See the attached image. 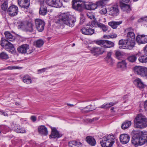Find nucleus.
<instances>
[{
	"mask_svg": "<svg viewBox=\"0 0 147 147\" xmlns=\"http://www.w3.org/2000/svg\"><path fill=\"white\" fill-rule=\"evenodd\" d=\"M76 21V19L67 12L61 14L59 19L56 22L59 24L60 26H63L65 24L72 27L74 26Z\"/></svg>",
	"mask_w": 147,
	"mask_h": 147,
	"instance_id": "obj_1",
	"label": "nucleus"
},
{
	"mask_svg": "<svg viewBox=\"0 0 147 147\" xmlns=\"http://www.w3.org/2000/svg\"><path fill=\"white\" fill-rule=\"evenodd\" d=\"M147 142V131H141L136 133L132 137V143L135 146L142 145Z\"/></svg>",
	"mask_w": 147,
	"mask_h": 147,
	"instance_id": "obj_2",
	"label": "nucleus"
},
{
	"mask_svg": "<svg viewBox=\"0 0 147 147\" xmlns=\"http://www.w3.org/2000/svg\"><path fill=\"white\" fill-rule=\"evenodd\" d=\"M72 7L74 10L79 12H81L85 9L91 10V3H81V0H73Z\"/></svg>",
	"mask_w": 147,
	"mask_h": 147,
	"instance_id": "obj_3",
	"label": "nucleus"
},
{
	"mask_svg": "<svg viewBox=\"0 0 147 147\" xmlns=\"http://www.w3.org/2000/svg\"><path fill=\"white\" fill-rule=\"evenodd\" d=\"M147 127V119L145 116L138 115L134 120V127L136 128L143 129Z\"/></svg>",
	"mask_w": 147,
	"mask_h": 147,
	"instance_id": "obj_4",
	"label": "nucleus"
},
{
	"mask_svg": "<svg viewBox=\"0 0 147 147\" xmlns=\"http://www.w3.org/2000/svg\"><path fill=\"white\" fill-rule=\"evenodd\" d=\"M133 70L135 74L147 79V67L142 66H135Z\"/></svg>",
	"mask_w": 147,
	"mask_h": 147,
	"instance_id": "obj_5",
	"label": "nucleus"
},
{
	"mask_svg": "<svg viewBox=\"0 0 147 147\" xmlns=\"http://www.w3.org/2000/svg\"><path fill=\"white\" fill-rule=\"evenodd\" d=\"M97 45H100L105 48H110L113 47L114 46L113 42L105 40H97L94 41Z\"/></svg>",
	"mask_w": 147,
	"mask_h": 147,
	"instance_id": "obj_6",
	"label": "nucleus"
},
{
	"mask_svg": "<svg viewBox=\"0 0 147 147\" xmlns=\"http://www.w3.org/2000/svg\"><path fill=\"white\" fill-rule=\"evenodd\" d=\"M82 34L87 35H91L94 32V30L90 24H86L82 27L80 30Z\"/></svg>",
	"mask_w": 147,
	"mask_h": 147,
	"instance_id": "obj_7",
	"label": "nucleus"
},
{
	"mask_svg": "<svg viewBox=\"0 0 147 147\" xmlns=\"http://www.w3.org/2000/svg\"><path fill=\"white\" fill-rule=\"evenodd\" d=\"M46 2L49 5L56 8L61 7L63 5L60 0H46Z\"/></svg>",
	"mask_w": 147,
	"mask_h": 147,
	"instance_id": "obj_8",
	"label": "nucleus"
},
{
	"mask_svg": "<svg viewBox=\"0 0 147 147\" xmlns=\"http://www.w3.org/2000/svg\"><path fill=\"white\" fill-rule=\"evenodd\" d=\"M51 134L49 136V138L50 139H58L62 136L63 135L57 130L56 128L51 127Z\"/></svg>",
	"mask_w": 147,
	"mask_h": 147,
	"instance_id": "obj_9",
	"label": "nucleus"
},
{
	"mask_svg": "<svg viewBox=\"0 0 147 147\" xmlns=\"http://www.w3.org/2000/svg\"><path fill=\"white\" fill-rule=\"evenodd\" d=\"M7 13L11 17H13L16 16L18 12V7L15 5H13L9 7L8 8Z\"/></svg>",
	"mask_w": 147,
	"mask_h": 147,
	"instance_id": "obj_10",
	"label": "nucleus"
},
{
	"mask_svg": "<svg viewBox=\"0 0 147 147\" xmlns=\"http://www.w3.org/2000/svg\"><path fill=\"white\" fill-rule=\"evenodd\" d=\"M127 39L131 43L130 45L131 46L129 47V49L133 48L135 46V35L134 33L132 32H129L127 35Z\"/></svg>",
	"mask_w": 147,
	"mask_h": 147,
	"instance_id": "obj_11",
	"label": "nucleus"
},
{
	"mask_svg": "<svg viewBox=\"0 0 147 147\" xmlns=\"http://www.w3.org/2000/svg\"><path fill=\"white\" fill-rule=\"evenodd\" d=\"M131 43L127 39L123 40L121 39L120 40L119 42V45H121V46H119L120 49H127L129 50H131L133 48L131 49H129V47L131 46L130 45Z\"/></svg>",
	"mask_w": 147,
	"mask_h": 147,
	"instance_id": "obj_12",
	"label": "nucleus"
},
{
	"mask_svg": "<svg viewBox=\"0 0 147 147\" xmlns=\"http://www.w3.org/2000/svg\"><path fill=\"white\" fill-rule=\"evenodd\" d=\"M36 27L38 31L41 32L44 29L45 23L40 19H37L35 20Z\"/></svg>",
	"mask_w": 147,
	"mask_h": 147,
	"instance_id": "obj_13",
	"label": "nucleus"
},
{
	"mask_svg": "<svg viewBox=\"0 0 147 147\" xmlns=\"http://www.w3.org/2000/svg\"><path fill=\"white\" fill-rule=\"evenodd\" d=\"M18 3L19 6L24 9H28L30 5L29 0H18Z\"/></svg>",
	"mask_w": 147,
	"mask_h": 147,
	"instance_id": "obj_14",
	"label": "nucleus"
},
{
	"mask_svg": "<svg viewBox=\"0 0 147 147\" xmlns=\"http://www.w3.org/2000/svg\"><path fill=\"white\" fill-rule=\"evenodd\" d=\"M136 40L139 44L146 43L147 42V35H138L136 38Z\"/></svg>",
	"mask_w": 147,
	"mask_h": 147,
	"instance_id": "obj_15",
	"label": "nucleus"
},
{
	"mask_svg": "<svg viewBox=\"0 0 147 147\" xmlns=\"http://www.w3.org/2000/svg\"><path fill=\"white\" fill-rule=\"evenodd\" d=\"M29 49V45L26 44H23L18 47L17 50L19 53L24 54L27 53V50Z\"/></svg>",
	"mask_w": 147,
	"mask_h": 147,
	"instance_id": "obj_16",
	"label": "nucleus"
},
{
	"mask_svg": "<svg viewBox=\"0 0 147 147\" xmlns=\"http://www.w3.org/2000/svg\"><path fill=\"white\" fill-rule=\"evenodd\" d=\"M119 138L121 143L122 144H125L129 142L130 136L127 134H123L120 135Z\"/></svg>",
	"mask_w": 147,
	"mask_h": 147,
	"instance_id": "obj_17",
	"label": "nucleus"
},
{
	"mask_svg": "<svg viewBox=\"0 0 147 147\" xmlns=\"http://www.w3.org/2000/svg\"><path fill=\"white\" fill-rule=\"evenodd\" d=\"M91 51L92 53L95 55L102 54L105 52V50L102 48L94 47L92 48Z\"/></svg>",
	"mask_w": 147,
	"mask_h": 147,
	"instance_id": "obj_18",
	"label": "nucleus"
},
{
	"mask_svg": "<svg viewBox=\"0 0 147 147\" xmlns=\"http://www.w3.org/2000/svg\"><path fill=\"white\" fill-rule=\"evenodd\" d=\"M40 6L39 14L42 16L46 15L47 12V4L45 3H40Z\"/></svg>",
	"mask_w": 147,
	"mask_h": 147,
	"instance_id": "obj_19",
	"label": "nucleus"
},
{
	"mask_svg": "<svg viewBox=\"0 0 147 147\" xmlns=\"http://www.w3.org/2000/svg\"><path fill=\"white\" fill-rule=\"evenodd\" d=\"M119 6L122 11L127 13H129L131 10L130 5L125 3H121Z\"/></svg>",
	"mask_w": 147,
	"mask_h": 147,
	"instance_id": "obj_20",
	"label": "nucleus"
},
{
	"mask_svg": "<svg viewBox=\"0 0 147 147\" xmlns=\"http://www.w3.org/2000/svg\"><path fill=\"white\" fill-rule=\"evenodd\" d=\"M38 131L39 134L43 136H47L48 134L47 127L43 125H40L38 127Z\"/></svg>",
	"mask_w": 147,
	"mask_h": 147,
	"instance_id": "obj_21",
	"label": "nucleus"
},
{
	"mask_svg": "<svg viewBox=\"0 0 147 147\" xmlns=\"http://www.w3.org/2000/svg\"><path fill=\"white\" fill-rule=\"evenodd\" d=\"M33 24L31 22L28 21L26 22V26L24 30L26 32H32L34 31Z\"/></svg>",
	"mask_w": 147,
	"mask_h": 147,
	"instance_id": "obj_22",
	"label": "nucleus"
},
{
	"mask_svg": "<svg viewBox=\"0 0 147 147\" xmlns=\"http://www.w3.org/2000/svg\"><path fill=\"white\" fill-rule=\"evenodd\" d=\"M3 49L11 53H14L16 52V50L13 45L10 42L5 46Z\"/></svg>",
	"mask_w": 147,
	"mask_h": 147,
	"instance_id": "obj_23",
	"label": "nucleus"
},
{
	"mask_svg": "<svg viewBox=\"0 0 147 147\" xmlns=\"http://www.w3.org/2000/svg\"><path fill=\"white\" fill-rule=\"evenodd\" d=\"M8 0H0V1L2 3L1 5V12L6 11L8 7Z\"/></svg>",
	"mask_w": 147,
	"mask_h": 147,
	"instance_id": "obj_24",
	"label": "nucleus"
},
{
	"mask_svg": "<svg viewBox=\"0 0 147 147\" xmlns=\"http://www.w3.org/2000/svg\"><path fill=\"white\" fill-rule=\"evenodd\" d=\"M86 140L88 144L92 146L96 144V141L94 138L91 136H88L86 138Z\"/></svg>",
	"mask_w": 147,
	"mask_h": 147,
	"instance_id": "obj_25",
	"label": "nucleus"
},
{
	"mask_svg": "<svg viewBox=\"0 0 147 147\" xmlns=\"http://www.w3.org/2000/svg\"><path fill=\"white\" fill-rule=\"evenodd\" d=\"M119 9L117 7H112L110 8L109 11V15L113 16H117L119 14Z\"/></svg>",
	"mask_w": 147,
	"mask_h": 147,
	"instance_id": "obj_26",
	"label": "nucleus"
},
{
	"mask_svg": "<svg viewBox=\"0 0 147 147\" xmlns=\"http://www.w3.org/2000/svg\"><path fill=\"white\" fill-rule=\"evenodd\" d=\"M70 147H82V143L79 141L76 140L70 141L68 143Z\"/></svg>",
	"mask_w": 147,
	"mask_h": 147,
	"instance_id": "obj_27",
	"label": "nucleus"
},
{
	"mask_svg": "<svg viewBox=\"0 0 147 147\" xmlns=\"http://www.w3.org/2000/svg\"><path fill=\"white\" fill-rule=\"evenodd\" d=\"M134 83L135 84L137 85V86L140 88H143L144 87V83L140 78H138L135 79Z\"/></svg>",
	"mask_w": 147,
	"mask_h": 147,
	"instance_id": "obj_28",
	"label": "nucleus"
},
{
	"mask_svg": "<svg viewBox=\"0 0 147 147\" xmlns=\"http://www.w3.org/2000/svg\"><path fill=\"white\" fill-rule=\"evenodd\" d=\"M4 34L5 36L6 39L8 41L9 40L12 41L15 39V36L12 35L11 34L9 31H5L4 32Z\"/></svg>",
	"mask_w": 147,
	"mask_h": 147,
	"instance_id": "obj_29",
	"label": "nucleus"
},
{
	"mask_svg": "<svg viewBox=\"0 0 147 147\" xmlns=\"http://www.w3.org/2000/svg\"><path fill=\"white\" fill-rule=\"evenodd\" d=\"M13 130L18 133H25L26 132V131L24 128L21 127L20 126H18L16 125L15 126V128H13Z\"/></svg>",
	"mask_w": 147,
	"mask_h": 147,
	"instance_id": "obj_30",
	"label": "nucleus"
},
{
	"mask_svg": "<svg viewBox=\"0 0 147 147\" xmlns=\"http://www.w3.org/2000/svg\"><path fill=\"white\" fill-rule=\"evenodd\" d=\"M140 54L141 53H139L135 55H130L128 57L127 59L131 63L134 62L136 60L137 57H139Z\"/></svg>",
	"mask_w": 147,
	"mask_h": 147,
	"instance_id": "obj_31",
	"label": "nucleus"
},
{
	"mask_svg": "<svg viewBox=\"0 0 147 147\" xmlns=\"http://www.w3.org/2000/svg\"><path fill=\"white\" fill-rule=\"evenodd\" d=\"M108 1V0H99L97 1L96 3L97 8H100L105 6Z\"/></svg>",
	"mask_w": 147,
	"mask_h": 147,
	"instance_id": "obj_32",
	"label": "nucleus"
},
{
	"mask_svg": "<svg viewBox=\"0 0 147 147\" xmlns=\"http://www.w3.org/2000/svg\"><path fill=\"white\" fill-rule=\"evenodd\" d=\"M122 21L119 22H115L112 21L108 23V25L111 26L113 28L115 29L119 25L121 24Z\"/></svg>",
	"mask_w": 147,
	"mask_h": 147,
	"instance_id": "obj_33",
	"label": "nucleus"
},
{
	"mask_svg": "<svg viewBox=\"0 0 147 147\" xmlns=\"http://www.w3.org/2000/svg\"><path fill=\"white\" fill-rule=\"evenodd\" d=\"M114 137L113 135H108L106 137H104L102 139L106 140L107 142L112 143V144H113L115 142L114 141Z\"/></svg>",
	"mask_w": 147,
	"mask_h": 147,
	"instance_id": "obj_34",
	"label": "nucleus"
},
{
	"mask_svg": "<svg viewBox=\"0 0 147 147\" xmlns=\"http://www.w3.org/2000/svg\"><path fill=\"white\" fill-rule=\"evenodd\" d=\"M100 143L102 147H111L113 145L112 143H109L103 139L100 141Z\"/></svg>",
	"mask_w": 147,
	"mask_h": 147,
	"instance_id": "obj_35",
	"label": "nucleus"
},
{
	"mask_svg": "<svg viewBox=\"0 0 147 147\" xmlns=\"http://www.w3.org/2000/svg\"><path fill=\"white\" fill-rule=\"evenodd\" d=\"M131 124V121L126 120L122 123L121 127L123 129H125L129 127Z\"/></svg>",
	"mask_w": 147,
	"mask_h": 147,
	"instance_id": "obj_36",
	"label": "nucleus"
},
{
	"mask_svg": "<svg viewBox=\"0 0 147 147\" xmlns=\"http://www.w3.org/2000/svg\"><path fill=\"white\" fill-rule=\"evenodd\" d=\"M22 80L24 82L29 84L32 83L31 77L28 75H26L24 76Z\"/></svg>",
	"mask_w": 147,
	"mask_h": 147,
	"instance_id": "obj_37",
	"label": "nucleus"
},
{
	"mask_svg": "<svg viewBox=\"0 0 147 147\" xmlns=\"http://www.w3.org/2000/svg\"><path fill=\"white\" fill-rule=\"evenodd\" d=\"M112 53V52H108L106 57V59L107 60V62L110 65H112L113 64V60L111 57Z\"/></svg>",
	"mask_w": 147,
	"mask_h": 147,
	"instance_id": "obj_38",
	"label": "nucleus"
},
{
	"mask_svg": "<svg viewBox=\"0 0 147 147\" xmlns=\"http://www.w3.org/2000/svg\"><path fill=\"white\" fill-rule=\"evenodd\" d=\"M126 65L127 63L125 62V60H123L122 61L118 62L117 66L119 68L124 69L126 68Z\"/></svg>",
	"mask_w": 147,
	"mask_h": 147,
	"instance_id": "obj_39",
	"label": "nucleus"
},
{
	"mask_svg": "<svg viewBox=\"0 0 147 147\" xmlns=\"http://www.w3.org/2000/svg\"><path fill=\"white\" fill-rule=\"evenodd\" d=\"M139 56L138 60L140 62L142 63H145L147 62V56L146 55H141Z\"/></svg>",
	"mask_w": 147,
	"mask_h": 147,
	"instance_id": "obj_40",
	"label": "nucleus"
},
{
	"mask_svg": "<svg viewBox=\"0 0 147 147\" xmlns=\"http://www.w3.org/2000/svg\"><path fill=\"white\" fill-rule=\"evenodd\" d=\"M9 42L6 39H5L4 38L2 37L1 38V40L0 41V44L1 45L3 48H4L5 46L6 45H7L9 43Z\"/></svg>",
	"mask_w": 147,
	"mask_h": 147,
	"instance_id": "obj_41",
	"label": "nucleus"
},
{
	"mask_svg": "<svg viewBox=\"0 0 147 147\" xmlns=\"http://www.w3.org/2000/svg\"><path fill=\"white\" fill-rule=\"evenodd\" d=\"M9 58L7 54L3 52H1L0 53V59L2 60H6Z\"/></svg>",
	"mask_w": 147,
	"mask_h": 147,
	"instance_id": "obj_42",
	"label": "nucleus"
},
{
	"mask_svg": "<svg viewBox=\"0 0 147 147\" xmlns=\"http://www.w3.org/2000/svg\"><path fill=\"white\" fill-rule=\"evenodd\" d=\"M44 43V41L42 40L38 39L36 41L35 44L36 47L40 48L42 46Z\"/></svg>",
	"mask_w": 147,
	"mask_h": 147,
	"instance_id": "obj_43",
	"label": "nucleus"
},
{
	"mask_svg": "<svg viewBox=\"0 0 147 147\" xmlns=\"http://www.w3.org/2000/svg\"><path fill=\"white\" fill-rule=\"evenodd\" d=\"M94 109L91 108V106L90 105L86 106L82 110V112L85 113H88L90 111H91Z\"/></svg>",
	"mask_w": 147,
	"mask_h": 147,
	"instance_id": "obj_44",
	"label": "nucleus"
},
{
	"mask_svg": "<svg viewBox=\"0 0 147 147\" xmlns=\"http://www.w3.org/2000/svg\"><path fill=\"white\" fill-rule=\"evenodd\" d=\"M115 54L116 57L118 59H121L123 57V55L121 52L118 51H115Z\"/></svg>",
	"mask_w": 147,
	"mask_h": 147,
	"instance_id": "obj_45",
	"label": "nucleus"
},
{
	"mask_svg": "<svg viewBox=\"0 0 147 147\" xmlns=\"http://www.w3.org/2000/svg\"><path fill=\"white\" fill-rule=\"evenodd\" d=\"M101 23L97 21H93L91 22L90 25L92 27L93 26L94 27H98L99 28V25H100Z\"/></svg>",
	"mask_w": 147,
	"mask_h": 147,
	"instance_id": "obj_46",
	"label": "nucleus"
},
{
	"mask_svg": "<svg viewBox=\"0 0 147 147\" xmlns=\"http://www.w3.org/2000/svg\"><path fill=\"white\" fill-rule=\"evenodd\" d=\"M100 8L101 9L100 11H99V12L101 14L105 15L107 13V11L106 9V7L105 6L102 7H101Z\"/></svg>",
	"mask_w": 147,
	"mask_h": 147,
	"instance_id": "obj_47",
	"label": "nucleus"
},
{
	"mask_svg": "<svg viewBox=\"0 0 147 147\" xmlns=\"http://www.w3.org/2000/svg\"><path fill=\"white\" fill-rule=\"evenodd\" d=\"M99 28H100L104 32H105L107 30L108 28L107 26L101 23L100 25H99Z\"/></svg>",
	"mask_w": 147,
	"mask_h": 147,
	"instance_id": "obj_48",
	"label": "nucleus"
},
{
	"mask_svg": "<svg viewBox=\"0 0 147 147\" xmlns=\"http://www.w3.org/2000/svg\"><path fill=\"white\" fill-rule=\"evenodd\" d=\"M18 26L20 28L24 30L26 26V22H24L23 21L19 22Z\"/></svg>",
	"mask_w": 147,
	"mask_h": 147,
	"instance_id": "obj_49",
	"label": "nucleus"
},
{
	"mask_svg": "<svg viewBox=\"0 0 147 147\" xmlns=\"http://www.w3.org/2000/svg\"><path fill=\"white\" fill-rule=\"evenodd\" d=\"M86 16L89 18L91 19H95V17L93 14L90 12H88L86 14Z\"/></svg>",
	"mask_w": 147,
	"mask_h": 147,
	"instance_id": "obj_50",
	"label": "nucleus"
},
{
	"mask_svg": "<svg viewBox=\"0 0 147 147\" xmlns=\"http://www.w3.org/2000/svg\"><path fill=\"white\" fill-rule=\"evenodd\" d=\"M109 105L108 103H105L101 105L100 107H99V108L101 109H106L110 108Z\"/></svg>",
	"mask_w": 147,
	"mask_h": 147,
	"instance_id": "obj_51",
	"label": "nucleus"
},
{
	"mask_svg": "<svg viewBox=\"0 0 147 147\" xmlns=\"http://www.w3.org/2000/svg\"><path fill=\"white\" fill-rule=\"evenodd\" d=\"M144 21H145L147 22V16L142 17L138 19V22L139 23L142 22Z\"/></svg>",
	"mask_w": 147,
	"mask_h": 147,
	"instance_id": "obj_52",
	"label": "nucleus"
},
{
	"mask_svg": "<svg viewBox=\"0 0 147 147\" xmlns=\"http://www.w3.org/2000/svg\"><path fill=\"white\" fill-rule=\"evenodd\" d=\"M117 37V35L116 34H111V35H109V36H104V37L105 38H116Z\"/></svg>",
	"mask_w": 147,
	"mask_h": 147,
	"instance_id": "obj_53",
	"label": "nucleus"
},
{
	"mask_svg": "<svg viewBox=\"0 0 147 147\" xmlns=\"http://www.w3.org/2000/svg\"><path fill=\"white\" fill-rule=\"evenodd\" d=\"M91 10H94L98 8L96 3H91Z\"/></svg>",
	"mask_w": 147,
	"mask_h": 147,
	"instance_id": "obj_54",
	"label": "nucleus"
},
{
	"mask_svg": "<svg viewBox=\"0 0 147 147\" xmlns=\"http://www.w3.org/2000/svg\"><path fill=\"white\" fill-rule=\"evenodd\" d=\"M85 21V18L83 16H81L80 18V24H82Z\"/></svg>",
	"mask_w": 147,
	"mask_h": 147,
	"instance_id": "obj_55",
	"label": "nucleus"
},
{
	"mask_svg": "<svg viewBox=\"0 0 147 147\" xmlns=\"http://www.w3.org/2000/svg\"><path fill=\"white\" fill-rule=\"evenodd\" d=\"M7 69L9 70H12L14 69H18L19 68V67L18 66H9L7 67Z\"/></svg>",
	"mask_w": 147,
	"mask_h": 147,
	"instance_id": "obj_56",
	"label": "nucleus"
},
{
	"mask_svg": "<svg viewBox=\"0 0 147 147\" xmlns=\"http://www.w3.org/2000/svg\"><path fill=\"white\" fill-rule=\"evenodd\" d=\"M47 69V68H43L42 69H39L38 70V74H40L41 73L44 72H45L46 70Z\"/></svg>",
	"mask_w": 147,
	"mask_h": 147,
	"instance_id": "obj_57",
	"label": "nucleus"
},
{
	"mask_svg": "<svg viewBox=\"0 0 147 147\" xmlns=\"http://www.w3.org/2000/svg\"><path fill=\"white\" fill-rule=\"evenodd\" d=\"M130 0H120L119 2V5L121 3H128L129 2Z\"/></svg>",
	"mask_w": 147,
	"mask_h": 147,
	"instance_id": "obj_58",
	"label": "nucleus"
},
{
	"mask_svg": "<svg viewBox=\"0 0 147 147\" xmlns=\"http://www.w3.org/2000/svg\"><path fill=\"white\" fill-rule=\"evenodd\" d=\"M118 102V101H115V102H111L109 103H108L109 105V106L110 108L112 106H113L117 104Z\"/></svg>",
	"mask_w": 147,
	"mask_h": 147,
	"instance_id": "obj_59",
	"label": "nucleus"
},
{
	"mask_svg": "<svg viewBox=\"0 0 147 147\" xmlns=\"http://www.w3.org/2000/svg\"><path fill=\"white\" fill-rule=\"evenodd\" d=\"M118 102V101H115V102H111L109 103H108L109 105V106L110 108L112 106H113L117 104Z\"/></svg>",
	"mask_w": 147,
	"mask_h": 147,
	"instance_id": "obj_60",
	"label": "nucleus"
},
{
	"mask_svg": "<svg viewBox=\"0 0 147 147\" xmlns=\"http://www.w3.org/2000/svg\"><path fill=\"white\" fill-rule=\"evenodd\" d=\"M30 119L33 122L35 121L36 120V117L35 116H32L30 117Z\"/></svg>",
	"mask_w": 147,
	"mask_h": 147,
	"instance_id": "obj_61",
	"label": "nucleus"
},
{
	"mask_svg": "<svg viewBox=\"0 0 147 147\" xmlns=\"http://www.w3.org/2000/svg\"><path fill=\"white\" fill-rule=\"evenodd\" d=\"M98 118L97 117H95L92 118V119H89V121L90 122H92L95 120H98Z\"/></svg>",
	"mask_w": 147,
	"mask_h": 147,
	"instance_id": "obj_62",
	"label": "nucleus"
},
{
	"mask_svg": "<svg viewBox=\"0 0 147 147\" xmlns=\"http://www.w3.org/2000/svg\"><path fill=\"white\" fill-rule=\"evenodd\" d=\"M144 108L145 111H146L147 110V100L144 102Z\"/></svg>",
	"mask_w": 147,
	"mask_h": 147,
	"instance_id": "obj_63",
	"label": "nucleus"
},
{
	"mask_svg": "<svg viewBox=\"0 0 147 147\" xmlns=\"http://www.w3.org/2000/svg\"><path fill=\"white\" fill-rule=\"evenodd\" d=\"M0 112L2 113L1 114L3 115L4 116H8V114L6 113L3 111H0Z\"/></svg>",
	"mask_w": 147,
	"mask_h": 147,
	"instance_id": "obj_64",
	"label": "nucleus"
}]
</instances>
